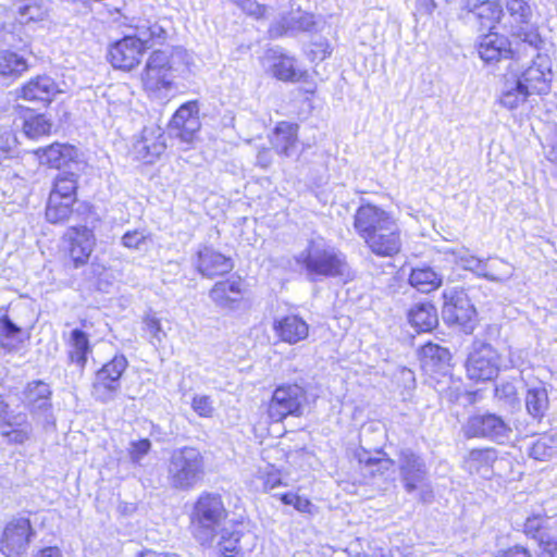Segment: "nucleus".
<instances>
[{
  "label": "nucleus",
  "mask_w": 557,
  "mask_h": 557,
  "mask_svg": "<svg viewBox=\"0 0 557 557\" xmlns=\"http://www.w3.org/2000/svg\"><path fill=\"white\" fill-rule=\"evenodd\" d=\"M134 28L135 35L125 36L109 49L110 62L116 69L133 70L146 49L164 44L168 37L166 28L157 21L139 18Z\"/></svg>",
  "instance_id": "1"
},
{
  "label": "nucleus",
  "mask_w": 557,
  "mask_h": 557,
  "mask_svg": "<svg viewBox=\"0 0 557 557\" xmlns=\"http://www.w3.org/2000/svg\"><path fill=\"white\" fill-rule=\"evenodd\" d=\"M296 263L310 281L344 276L348 273L346 256L323 239L310 240L296 257Z\"/></svg>",
  "instance_id": "2"
},
{
  "label": "nucleus",
  "mask_w": 557,
  "mask_h": 557,
  "mask_svg": "<svg viewBox=\"0 0 557 557\" xmlns=\"http://www.w3.org/2000/svg\"><path fill=\"white\" fill-rule=\"evenodd\" d=\"M227 517L219 494L203 492L194 504L190 513V528L200 544H210Z\"/></svg>",
  "instance_id": "3"
},
{
  "label": "nucleus",
  "mask_w": 557,
  "mask_h": 557,
  "mask_svg": "<svg viewBox=\"0 0 557 557\" xmlns=\"http://www.w3.org/2000/svg\"><path fill=\"white\" fill-rule=\"evenodd\" d=\"M205 475V458L196 447L184 446L171 453L168 463L169 484L181 491H188Z\"/></svg>",
  "instance_id": "4"
},
{
  "label": "nucleus",
  "mask_w": 557,
  "mask_h": 557,
  "mask_svg": "<svg viewBox=\"0 0 557 557\" xmlns=\"http://www.w3.org/2000/svg\"><path fill=\"white\" fill-rule=\"evenodd\" d=\"M307 392L298 384H282L277 386L268 406L269 418L281 422L286 417H300L307 405Z\"/></svg>",
  "instance_id": "5"
},
{
  "label": "nucleus",
  "mask_w": 557,
  "mask_h": 557,
  "mask_svg": "<svg viewBox=\"0 0 557 557\" xmlns=\"http://www.w3.org/2000/svg\"><path fill=\"white\" fill-rule=\"evenodd\" d=\"M172 66L166 51H153L146 63L141 74L143 86L146 91L157 98L166 96L172 86Z\"/></svg>",
  "instance_id": "6"
},
{
  "label": "nucleus",
  "mask_w": 557,
  "mask_h": 557,
  "mask_svg": "<svg viewBox=\"0 0 557 557\" xmlns=\"http://www.w3.org/2000/svg\"><path fill=\"white\" fill-rule=\"evenodd\" d=\"M128 366L123 355L114 356L96 373L92 383V395L101 403L113 400L121 388V376Z\"/></svg>",
  "instance_id": "7"
},
{
  "label": "nucleus",
  "mask_w": 557,
  "mask_h": 557,
  "mask_svg": "<svg viewBox=\"0 0 557 557\" xmlns=\"http://www.w3.org/2000/svg\"><path fill=\"white\" fill-rule=\"evenodd\" d=\"M463 433L468 438L483 437L504 444L509 441L512 429L502 417L486 413L470 417L463 425Z\"/></svg>",
  "instance_id": "8"
},
{
  "label": "nucleus",
  "mask_w": 557,
  "mask_h": 557,
  "mask_svg": "<svg viewBox=\"0 0 557 557\" xmlns=\"http://www.w3.org/2000/svg\"><path fill=\"white\" fill-rule=\"evenodd\" d=\"M36 536L29 519L20 517L5 525L1 540L0 552L7 557H20L26 553Z\"/></svg>",
  "instance_id": "9"
},
{
  "label": "nucleus",
  "mask_w": 557,
  "mask_h": 557,
  "mask_svg": "<svg viewBox=\"0 0 557 557\" xmlns=\"http://www.w3.org/2000/svg\"><path fill=\"white\" fill-rule=\"evenodd\" d=\"M499 370V357L492 345L474 343L467 360V373L471 380L488 381L494 379Z\"/></svg>",
  "instance_id": "10"
},
{
  "label": "nucleus",
  "mask_w": 557,
  "mask_h": 557,
  "mask_svg": "<svg viewBox=\"0 0 557 557\" xmlns=\"http://www.w3.org/2000/svg\"><path fill=\"white\" fill-rule=\"evenodd\" d=\"M446 299L442 314L449 323L459 325L466 333L474 329L475 309L463 290H449L444 293Z\"/></svg>",
  "instance_id": "11"
},
{
  "label": "nucleus",
  "mask_w": 557,
  "mask_h": 557,
  "mask_svg": "<svg viewBox=\"0 0 557 557\" xmlns=\"http://www.w3.org/2000/svg\"><path fill=\"white\" fill-rule=\"evenodd\" d=\"M399 471V479L408 494L416 492L420 483L428 481L429 470L421 455L411 448H401L395 461Z\"/></svg>",
  "instance_id": "12"
},
{
  "label": "nucleus",
  "mask_w": 557,
  "mask_h": 557,
  "mask_svg": "<svg viewBox=\"0 0 557 557\" xmlns=\"http://www.w3.org/2000/svg\"><path fill=\"white\" fill-rule=\"evenodd\" d=\"M396 220L393 213L383 208L372 203H363L355 212L354 230L364 240Z\"/></svg>",
  "instance_id": "13"
},
{
  "label": "nucleus",
  "mask_w": 557,
  "mask_h": 557,
  "mask_svg": "<svg viewBox=\"0 0 557 557\" xmlns=\"http://www.w3.org/2000/svg\"><path fill=\"white\" fill-rule=\"evenodd\" d=\"M198 111L197 102L189 101L182 104L174 113L170 122V131L181 143L190 145L197 138L201 126Z\"/></svg>",
  "instance_id": "14"
},
{
  "label": "nucleus",
  "mask_w": 557,
  "mask_h": 557,
  "mask_svg": "<svg viewBox=\"0 0 557 557\" xmlns=\"http://www.w3.org/2000/svg\"><path fill=\"white\" fill-rule=\"evenodd\" d=\"M515 76L531 95L547 94L553 76L550 61L547 55L537 54L531 65Z\"/></svg>",
  "instance_id": "15"
},
{
  "label": "nucleus",
  "mask_w": 557,
  "mask_h": 557,
  "mask_svg": "<svg viewBox=\"0 0 557 557\" xmlns=\"http://www.w3.org/2000/svg\"><path fill=\"white\" fill-rule=\"evenodd\" d=\"M368 249L377 257H394L403 247L401 228L398 220L391 223L381 232L373 233L363 240Z\"/></svg>",
  "instance_id": "16"
},
{
  "label": "nucleus",
  "mask_w": 557,
  "mask_h": 557,
  "mask_svg": "<svg viewBox=\"0 0 557 557\" xmlns=\"http://www.w3.org/2000/svg\"><path fill=\"white\" fill-rule=\"evenodd\" d=\"M65 238L70 244L69 253L75 268L85 264L95 246L91 230L86 226L71 227L67 230Z\"/></svg>",
  "instance_id": "17"
},
{
  "label": "nucleus",
  "mask_w": 557,
  "mask_h": 557,
  "mask_svg": "<svg viewBox=\"0 0 557 557\" xmlns=\"http://www.w3.org/2000/svg\"><path fill=\"white\" fill-rule=\"evenodd\" d=\"M476 50L480 58L485 63H494L503 59H508L512 53L508 38L494 32L479 37Z\"/></svg>",
  "instance_id": "18"
},
{
  "label": "nucleus",
  "mask_w": 557,
  "mask_h": 557,
  "mask_svg": "<svg viewBox=\"0 0 557 557\" xmlns=\"http://www.w3.org/2000/svg\"><path fill=\"white\" fill-rule=\"evenodd\" d=\"M40 163L48 164L51 168H79L77 161L78 151L75 147L62 144H52L46 148H40L36 151Z\"/></svg>",
  "instance_id": "19"
},
{
  "label": "nucleus",
  "mask_w": 557,
  "mask_h": 557,
  "mask_svg": "<svg viewBox=\"0 0 557 557\" xmlns=\"http://www.w3.org/2000/svg\"><path fill=\"white\" fill-rule=\"evenodd\" d=\"M273 330L282 342L289 345L305 341L309 335L308 323L297 314H288L276 319Z\"/></svg>",
  "instance_id": "20"
},
{
  "label": "nucleus",
  "mask_w": 557,
  "mask_h": 557,
  "mask_svg": "<svg viewBox=\"0 0 557 557\" xmlns=\"http://www.w3.org/2000/svg\"><path fill=\"white\" fill-rule=\"evenodd\" d=\"M196 268L201 275L213 277L228 273L233 269V262L221 252L203 247L197 253Z\"/></svg>",
  "instance_id": "21"
},
{
  "label": "nucleus",
  "mask_w": 557,
  "mask_h": 557,
  "mask_svg": "<svg viewBox=\"0 0 557 557\" xmlns=\"http://www.w3.org/2000/svg\"><path fill=\"white\" fill-rule=\"evenodd\" d=\"M61 92L58 84L48 75H38L29 79L22 88L20 96L28 101L51 102Z\"/></svg>",
  "instance_id": "22"
},
{
  "label": "nucleus",
  "mask_w": 557,
  "mask_h": 557,
  "mask_svg": "<svg viewBox=\"0 0 557 557\" xmlns=\"http://www.w3.org/2000/svg\"><path fill=\"white\" fill-rule=\"evenodd\" d=\"M164 150L165 140L160 128L145 127L140 139L134 144L136 157L147 163H151L153 159L161 156Z\"/></svg>",
  "instance_id": "23"
},
{
  "label": "nucleus",
  "mask_w": 557,
  "mask_h": 557,
  "mask_svg": "<svg viewBox=\"0 0 557 557\" xmlns=\"http://www.w3.org/2000/svg\"><path fill=\"white\" fill-rule=\"evenodd\" d=\"M270 141L278 156L293 157L298 147V125L280 122L270 136Z\"/></svg>",
  "instance_id": "24"
},
{
  "label": "nucleus",
  "mask_w": 557,
  "mask_h": 557,
  "mask_svg": "<svg viewBox=\"0 0 557 557\" xmlns=\"http://www.w3.org/2000/svg\"><path fill=\"white\" fill-rule=\"evenodd\" d=\"M463 9L467 10V20L476 21L482 29L491 30L494 28L502 15L500 7L491 0L467 1Z\"/></svg>",
  "instance_id": "25"
},
{
  "label": "nucleus",
  "mask_w": 557,
  "mask_h": 557,
  "mask_svg": "<svg viewBox=\"0 0 557 557\" xmlns=\"http://www.w3.org/2000/svg\"><path fill=\"white\" fill-rule=\"evenodd\" d=\"M212 301L221 308H233L243 298L240 278H228L214 284L209 293Z\"/></svg>",
  "instance_id": "26"
},
{
  "label": "nucleus",
  "mask_w": 557,
  "mask_h": 557,
  "mask_svg": "<svg viewBox=\"0 0 557 557\" xmlns=\"http://www.w3.org/2000/svg\"><path fill=\"white\" fill-rule=\"evenodd\" d=\"M530 96L531 94L518 77L515 76V73H508L504 76V84L499 96V103L504 108L515 110L525 103Z\"/></svg>",
  "instance_id": "27"
},
{
  "label": "nucleus",
  "mask_w": 557,
  "mask_h": 557,
  "mask_svg": "<svg viewBox=\"0 0 557 557\" xmlns=\"http://www.w3.org/2000/svg\"><path fill=\"white\" fill-rule=\"evenodd\" d=\"M420 358L425 371L436 373L443 371L449 364L450 352L437 344L428 343L421 347Z\"/></svg>",
  "instance_id": "28"
},
{
  "label": "nucleus",
  "mask_w": 557,
  "mask_h": 557,
  "mask_svg": "<svg viewBox=\"0 0 557 557\" xmlns=\"http://www.w3.org/2000/svg\"><path fill=\"white\" fill-rule=\"evenodd\" d=\"M524 401L528 413L532 418L541 420L549 408V398L545 384L539 382L535 385L529 386Z\"/></svg>",
  "instance_id": "29"
},
{
  "label": "nucleus",
  "mask_w": 557,
  "mask_h": 557,
  "mask_svg": "<svg viewBox=\"0 0 557 557\" xmlns=\"http://www.w3.org/2000/svg\"><path fill=\"white\" fill-rule=\"evenodd\" d=\"M271 70L273 76L283 82L296 83L306 76V71L299 67L297 60L287 54L275 57Z\"/></svg>",
  "instance_id": "30"
},
{
  "label": "nucleus",
  "mask_w": 557,
  "mask_h": 557,
  "mask_svg": "<svg viewBox=\"0 0 557 557\" xmlns=\"http://www.w3.org/2000/svg\"><path fill=\"white\" fill-rule=\"evenodd\" d=\"M497 459L493 448L472 449L463 459V468L470 473L487 475Z\"/></svg>",
  "instance_id": "31"
},
{
  "label": "nucleus",
  "mask_w": 557,
  "mask_h": 557,
  "mask_svg": "<svg viewBox=\"0 0 557 557\" xmlns=\"http://www.w3.org/2000/svg\"><path fill=\"white\" fill-rule=\"evenodd\" d=\"M408 320L418 332L431 331L437 324L436 309L430 304H416L408 311Z\"/></svg>",
  "instance_id": "32"
},
{
  "label": "nucleus",
  "mask_w": 557,
  "mask_h": 557,
  "mask_svg": "<svg viewBox=\"0 0 557 557\" xmlns=\"http://www.w3.org/2000/svg\"><path fill=\"white\" fill-rule=\"evenodd\" d=\"M245 525L243 523L232 524L230 527H221L220 540L218 542L220 553L225 557H233L232 554H238L242 549L240 539L245 536Z\"/></svg>",
  "instance_id": "33"
},
{
  "label": "nucleus",
  "mask_w": 557,
  "mask_h": 557,
  "mask_svg": "<svg viewBox=\"0 0 557 557\" xmlns=\"http://www.w3.org/2000/svg\"><path fill=\"white\" fill-rule=\"evenodd\" d=\"M409 283L412 287L422 293H430L442 284V276L430 267L412 269Z\"/></svg>",
  "instance_id": "34"
},
{
  "label": "nucleus",
  "mask_w": 557,
  "mask_h": 557,
  "mask_svg": "<svg viewBox=\"0 0 557 557\" xmlns=\"http://www.w3.org/2000/svg\"><path fill=\"white\" fill-rule=\"evenodd\" d=\"M76 189L77 174L73 172V169H70V171H63L58 174L49 196H57L67 201H76Z\"/></svg>",
  "instance_id": "35"
},
{
  "label": "nucleus",
  "mask_w": 557,
  "mask_h": 557,
  "mask_svg": "<svg viewBox=\"0 0 557 557\" xmlns=\"http://www.w3.org/2000/svg\"><path fill=\"white\" fill-rule=\"evenodd\" d=\"M28 69L27 61L20 54L10 51H0V76L17 78Z\"/></svg>",
  "instance_id": "36"
},
{
  "label": "nucleus",
  "mask_w": 557,
  "mask_h": 557,
  "mask_svg": "<svg viewBox=\"0 0 557 557\" xmlns=\"http://www.w3.org/2000/svg\"><path fill=\"white\" fill-rule=\"evenodd\" d=\"M49 9L42 0H23L17 7L18 21L22 24L41 22L48 17Z\"/></svg>",
  "instance_id": "37"
},
{
  "label": "nucleus",
  "mask_w": 557,
  "mask_h": 557,
  "mask_svg": "<svg viewBox=\"0 0 557 557\" xmlns=\"http://www.w3.org/2000/svg\"><path fill=\"white\" fill-rule=\"evenodd\" d=\"M22 330L7 314L0 317V346L7 351L18 348Z\"/></svg>",
  "instance_id": "38"
},
{
  "label": "nucleus",
  "mask_w": 557,
  "mask_h": 557,
  "mask_svg": "<svg viewBox=\"0 0 557 557\" xmlns=\"http://www.w3.org/2000/svg\"><path fill=\"white\" fill-rule=\"evenodd\" d=\"M314 24L313 15L302 11L292 12L282 18V28L285 34L310 32Z\"/></svg>",
  "instance_id": "39"
},
{
  "label": "nucleus",
  "mask_w": 557,
  "mask_h": 557,
  "mask_svg": "<svg viewBox=\"0 0 557 557\" xmlns=\"http://www.w3.org/2000/svg\"><path fill=\"white\" fill-rule=\"evenodd\" d=\"M74 202L57 196H49L46 208L47 221L53 224L65 222L72 214Z\"/></svg>",
  "instance_id": "40"
},
{
  "label": "nucleus",
  "mask_w": 557,
  "mask_h": 557,
  "mask_svg": "<svg viewBox=\"0 0 557 557\" xmlns=\"http://www.w3.org/2000/svg\"><path fill=\"white\" fill-rule=\"evenodd\" d=\"M71 347L70 358L72 362L84 368L87 361V354L90 350L86 333L78 329L73 330L71 333Z\"/></svg>",
  "instance_id": "41"
},
{
  "label": "nucleus",
  "mask_w": 557,
  "mask_h": 557,
  "mask_svg": "<svg viewBox=\"0 0 557 557\" xmlns=\"http://www.w3.org/2000/svg\"><path fill=\"white\" fill-rule=\"evenodd\" d=\"M50 395L51 389L47 383L34 381L27 384L24 391V400L27 406L42 408L49 400Z\"/></svg>",
  "instance_id": "42"
},
{
  "label": "nucleus",
  "mask_w": 557,
  "mask_h": 557,
  "mask_svg": "<svg viewBox=\"0 0 557 557\" xmlns=\"http://www.w3.org/2000/svg\"><path fill=\"white\" fill-rule=\"evenodd\" d=\"M483 269L480 275L494 282L506 281L513 274V267L502 259H493L491 262L484 261Z\"/></svg>",
  "instance_id": "43"
},
{
  "label": "nucleus",
  "mask_w": 557,
  "mask_h": 557,
  "mask_svg": "<svg viewBox=\"0 0 557 557\" xmlns=\"http://www.w3.org/2000/svg\"><path fill=\"white\" fill-rule=\"evenodd\" d=\"M557 450V433L541 435L530 448V456L536 460H545Z\"/></svg>",
  "instance_id": "44"
},
{
  "label": "nucleus",
  "mask_w": 557,
  "mask_h": 557,
  "mask_svg": "<svg viewBox=\"0 0 557 557\" xmlns=\"http://www.w3.org/2000/svg\"><path fill=\"white\" fill-rule=\"evenodd\" d=\"M361 471L364 476H370L372 479L383 475L384 473L391 471L394 467L395 461L391 458H360Z\"/></svg>",
  "instance_id": "45"
},
{
  "label": "nucleus",
  "mask_w": 557,
  "mask_h": 557,
  "mask_svg": "<svg viewBox=\"0 0 557 557\" xmlns=\"http://www.w3.org/2000/svg\"><path fill=\"white\" fill-rule=\"evenodd\" d=\"M52 123L44 114L33 115L24 121L23 129L27 137L37 138L50 133Z\"/></svg>",
  "instance_id": "46"
},
{
  "label": "nucleus",
  "mask_w": 557,
  "mask_h": 557,
  "mask_svg": "<svg viewBox=\"0 0 557 557\" xmlns=\"http://www.w3.org/2000/svg\"><path fill=\"white\" fill-rule=\"evenodd\" d=\"M451 253L454 256V261L463 269L475 272L479 275L481 274V271L484 270V261L471 255L467 249L453 251Z\"/></svg>",
  "instance_id": "47"
},
{
  "label": "nucleus",
  "mask_w": 557,
  "mask_h": 557,
  "mask_svg": "<svg viewBox=\"0 0 557 557\" xmlns=\"http://www.w3.org/2000/svg\"><path fill=\"white\" fill-rule=\"evenodd\" d=\"M510 15L517 23L528 24L532 17L531 7L523 0H505Z\"/></svg>",
  "instance_id": "48"
},
{
  "label": "nucleus",
  "mask_w": 557,
  "mask_h": 557,
  "mask_svg": "<svg viewBox=\"0 0 557 557\" xmlns=\"http://www.w3.org/2000/svg\"><path fill=\"white\" fill-rule=\"evenodd\" d=\"M16 137L8 126L0 125V163L8 159L16 148Z\"/></svg>",
  "instance_id": "49"
},
{
  "label": "nucleus",
  "mask_w": 557,
  "mask_h": 557,
  "mask_svg": "<svg viewBox=\"0 0 557 557\" xmlns=\"http://www.w3.org/2000/svg\"><path fill=\"white\" fill-rule=\"evenodd\" d=\"M150 240L149 234L144 230L127 231L121 238V244L128 249L140 250Z\"/></svg>",
  "instance_id": "50"
},
{
  "label": "nucleus",
  "mask_w": 557,
  "mask_h": 557,
  "mask_svg": "<svg viewBox=\"0 0 557 557\" xmlns=\"http://www.w3.org/2000/svg\"><path fill=\"white\" fill-rule=\"evenodd\" d=\"M26 422L24 413L13 414L9 411V405L2 396H0V429L12 428L14 425H23Z\"/></svg>",
  "instance_id": "51"
},
{
  "label": "nucleus",
  "mask_w": 557,
  "mask_h": 557,
  "mask_svg": "<svg viewBox=\"0 0 557 557\" xmlns=\"http://www.w3.org/2000/svg\"><path fill=\"white\" fill-rule=\"evenodd\" d=\"M145 331L149 334V341L152 345L157 346L162 343L165 337L160 320L154 315H146L144 319Z\"/></svg>",
  "instance_id": "52"
},
{
  "label": "nucleus",
  "mask_w": 557,
  "mask_h": 557,
  "mask_svg": "<svg viewBox=\"0 0 557 557\" xmlns=\"http://www.w3.org/2000/svg\"><path fill=\"white\" fill-rule=\"evenodd\" d=\"M547 521V518L541 516L529 517L524 523L525 534L540 542L541 535L546 536L548 534L545 525Z\"/></svg>",
  "instance_id": "53"
},
{
  "label": "nucleus",
  "mask_w": 557,
  "mask_h": 557,
  "mask_svg": "<svg viewBox=\"0 0 557 557\" xmlns=\"http://www.w3.org/2000/svg\"><path fill=\"white\" fill-rule=\"evenodd\" d=\"M21 426V429L2 428L0 429V434L8 437L12 443L22 444L28 440L30 428L26 422Z\"/></svg>",
  "instance_id": "54"
},
{
  "label": "nucleus",
  "mask_w": 557,
  "mask_h": 557,
  "mask_svg": "<svg viewBox=\"0 0 557 557\" xmlns=\"http://www.w3.org/2000/svg\"><path fill=\"white\" fill-rule=\"evenodd\" d=\"M281 500L285 505H292L296 510L300 512H310L312 508V504L309 499L293 493L282 494Z\"/></svg>",
  "instance_id": "55"
},
{
  "label": "nucleus",
  "mask_w": 557,
  "mask_h": 557,
  "mask_svg": "<svg viewBox=\"0 0 557 557\" xmlns=\"http://www.w3.org/2000/svg\"><path fill=\"white\" fill-rule=\"evenodd\" d=\"M308 54L312 61H322L331 54V48L326 40L312 42L308 50Z\"/></svg>",
  "instance_id": "56"
},
{
  "label": "nucleus",
  "mask_w": 557,
  "mask_h": 557,
  "mask_svg": "<svg viewBox=\"0 0 557 557\" xmlns=\"http://www.w3.org/2000/svg\"><path fill=\"white\" fill-rule=\"evenodd\" d=\"M191 407L200 417H211L213 412L212 401L208 396H195Z\"/></svg>",
  "instance_id": "57"
},
{
  "label": "nucleus",
  "mask_w": 557,
  "mask_h": 557,
  "mask_svg": "<svg viewBox=\"0 0 557 557\" xmlns=\"http://www.w3.org/2000/svg\"><path fill=\"white\" fill-rule=\"evenodd\" d=\"M495 395L499 399L512 404L517 400V388L512 383L506 382L496 386Z\"/></svg>",
  "instance_id": "58"
},
{
  "label": "nucleus",
  "mask_w": 557,
  "mask_h": 557,
  "mask_svg": "<svg viewBox=\"0 0 557 557\" xmlns=\"http://www.w3.org/2000/svg\"><path fill=\"white\" fill-rule=\"evenodd\" d=\"M542 552L540 557H557V540L552 535H541L539 542Z\"/></svg>",
  "instance_id": "59"
},
{
  "label": "nucleus",
  "mask_w": 557,
  "mask_h": 557,
  "mask_svg": "<svg viewBox=\"0 0 557 557\" xmlns=\"http://www.w3.org/2000/svg\"><path fill=\"white\" fill-rule=\"evenodd\" d=\"M151 448V443L149 440H140L138 442L133 443L131 456L134 461H139Z\"/></svg>",
  "instance_id": "60"
},
{
  "label": "nucleus",
  "mask_w": 557,
  "mask_h": 557,
  "mask_svg": "<svg viewBox=\"0 0 557 557\" xmlns=\"http://www.w3.org/2000/svg\"><path fill=\"white\" fill-rule=\"evenodd\" d=\"M495 557H531V554L525 547L521 545H515L507 549L499 550Z\"/></svg>",
  "instance_id": "61"
},
{
  "label": "nucleus",
  "mask_w": 557,
  "mask_h": 557,
  "mask_svg": "<svg viewBox=\"0 0 557 557\" xmlns=\"http://www.w3.org/2000/svg\"><path fill=\"white\" fill-rule=\"evenodd\" d=\"M282 484V479L278 472L269 471L263 476V488L265 491H271Z\"/></svg>",
  "instance_id": "62"
},
{
  "label": "nucleus",
  "mask_w": 557,
  "mask_h": 557,
  "mask_svg": "<svg viewBox=\"0 0 557 557\" xmlns=\"http://www.w3.org/2000/svg\"><path fill=\"white\" fill-rule=\"evenodd\" d=\"M419 500L422 503H431L433 500V491L428 481L420 483L419 488Z\"/></svg>",
  "instance_id": "63"
},
{
  "label": "nucleus",
  "mask_w": 557,
  "mask_h": 557,
  "mask_svg": "<svg viewBox=\"0 0 557 557\" xmlns=\"http://www.w3.org/2000/svg\"><path fill=\"white\" fill-rule=\"evenodd\" d=\"M62 552L57 546H49L42 549H39L37 553L33 555V557H62Z\"/></svg>",
  "instance_id": "64"
}]
</instances>
